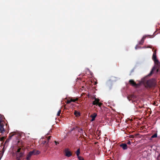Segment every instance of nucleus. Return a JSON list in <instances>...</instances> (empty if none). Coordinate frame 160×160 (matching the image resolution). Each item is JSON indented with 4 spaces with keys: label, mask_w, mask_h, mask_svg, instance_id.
Returning a JSON list of instances; mask_svg holds the SVG:
<instances>
[{
    "label": "nucleus",
    "mask_w": 160,
    "mask_h": 160,
    "mask_svg": "<svg viewBox=\"0 0 160 160\" xmlns=\"http://www.w3.org/2000/svg\"><path fill=\"white\" fill-rule=\"evenodd\" d=\"M78 98H76L75 99H73L72 98H71V102H74L76 101H78Z\"/></svg>",
    "instance_id": "f3484780"
},
{
    "label": "nucleus",
    "mask_w": 160,
    "mask_h": 160,
    "mask_svg": "<svg viewBox=\"0 0 160 160\" xmlns=\"http://www.w3.org/2000/svg\"><path fill=\"white\" fill-rule=\"evenodd\" d=\"M42 142L44 144H45V143H47V144L48 143V142H47V140H44V141H42Z\"/></svg>",
    "instance_id": "5701e85b"
},
{
    "label": "nucleus",
    "mask_w": 160,
    "mask_h": 160,
    "mask_svg": "<svg viewBox=\"0 0 160 160\" xmlns=\"http://www.w3.org/2000/svg\"><path fill=\"white\" fill-rule=\"evenodd\" d=\"M74 115L77 117H78L80 116V113L79 112H77L76 111H75L74 112Z\"/></svg>",
    "instance_id": "2eb2a0df"
},
{
    "label": "nucleus",
    "mask_w": 160,
    "mask_h": 160,
    "mask_svg": "<svg viewBox=\"0 0 160 160\" xmlns=\"http://www.w3.org/2000/svg\"><path fill=\"white\" fill-rule=\"evenodd\" d=\"M61 110H59V111H58L57 114V116H60V114L61 113Z\"/></svg>",
    "instance_id": "412c9836"
},
{
    "label": "nucleus",
    "mask_w": 160,
    "mask_h": 160,
    "mask_svg": "<svg viewBox=\"0 0 160 160\" xmlns=\"http://www.w3.org/2000/svg\"><path fill=\"white\" fill-rule=\"evenodd\" d=\"M157 133H155L151 136V138H156L157 137Z\"/></svg>",
    "instance_id": "6ab92c4d"
},
{
    "label": "nucleus",
    "mask_w": 160,
    "mask_h": 160,
    "mask_svg": "<svg viewBox=\"0 0 160 160\" xmlns=\"http://www.w3.org/2000/svg\"><path fill=\"white\" fill-rule=\"evenodd\" d=\"M135 96L133 95H129L128 97V99L130 101L131 100H132V99H134Z\"/></svg>",
    "instance_id": "ddd939ff"
},
{
    "label": "nucleus",
    "mask_w": 160,
    "mask_h": 160,
    "mask_svg": "<svg viewBox=\"0 0 160 160\" xmlns=\"http://www.w3.org/2000/svg\"><path fill=\"white\" fill-rule=\"evenodd\" d=\"M78 158L79 160H84V158L80 156H78Z\"/></svg>",
    "instance_id": "aec40b11"
},
{
    "label": "nucleus",
    "mask_w": 160,
    "mask_h": 160,
    "mask_svg": "<svg viewBox=\"0 0 160 160\" xmlns=\"http://www.w3.org/2000/svg\"><path fill=\"white\" fill-rule=\"evenodd\" d=\"M158 160H160V155L158 156Z\"/></svg>",
    "instance_id": "c85d7f7f"
},
{
    "label": "nucleus",
    "mask_w": 160,
    "mask_h": 160,
    "mask_svg": "<svg viewBox=\"0 0 160 160\" xmlns=\"http://www.w3.org/2000/svg\"><path fill=\"white\" fill-rule=\"evenodd\" d=\"M17 160H21V158L23 156L24 154L23 150L22 148L18 147L16 152Z\"/></svg>",
    "instance_id": "f03ea898"
},
{
    "label": "nucleus",
    "mask_w": 160,
    "mask_h": 160,
    "mask_svg": "<svg viewBox=\"0 0 160 160\" xmlns=\"http://www.w3.org/2000/svg\"><path fill=\"white\" fill-rule=\"evenodd\" d=\"M129 83L132 86L135 87V86L136 85V83L134 82V80L132 79H130L129 81Z\"/></svg>",
    "instance_id": "6e6552de"
},
{
    "label": "nucleus",
    "mask_w": 160,
    "mask_h": 160,
    "mask_svg": "<svg viewBox=\"0 0 160 160\" xmlns=\"http://www.w3.org/2000/svg\"><path fill=\"white\" fill-rule=\"evenodd\" d=\"M33 152L30 151V152L27 155L26 159L27 160H30L31 157L33 155Z\"/></svg>",
    "instance_id": "423d86ee"
},
{
    "label": "nucleus",
    "mask_w": 160,
    "mask_h": 160,
    "mask_svg": "<svg viewBox=\"0 0 160 160\" xmlns=\"http://www.w3.org/2000/svg\"><path fill=\"white\" fill-rule=\"evenodd\" d=\"M80 130H81V131H82V133H83V130H82V128H81V129H80Z\"/></svg>",
    "instance_id": "f704fd0d"
},
{
    "label": "nucleus",
    "mask_w": 160,
    "mask_h": 160,
    "mask_svg": "<svg viewBox=\"0 0 160 160\" xmlns=\"http://www.w3.org/2000/svg\"><path fill=\"white\" fill-rule=\"evenodd\" d=\"M32 152H33V155L39 154L40 153V152L38 150H33Z\"/></svg>",
    "instance_id": "4468645a"
},
{
    "label": "nucleus",
    "mask_w": 160,
    "mask_h": 160,
    "mask_svg": "<svg viewBox=\"0 0 160 160\" xmlns=\"http://www.w3.org/2000/svg\"><path fill=\"white\" fill-rule=\"evenodd\" d=\"M14 135V134H13V133L12 132L10 133L9 134V139H11L12 138V137Z\"/></svg>",
    "instance_id": "a211bd4d"
},
{
    "label": "nucleus",
    "mask_w": 160,
    "mask_h": 160,
    "mask_svg": "<svg viewBox=\"0 0 160 160\" xmlns=\"http://www.w3.org/2000/svg\"><path fill=\"white\" fill-rule=\"evenodd\" d=\"M120 146L124 150H126L128 148L127 145L126 143H122L120 144Z\"/></svg>",
    "instance_id": "0eeeda50"
},
{
    "label": "nucleus",
    "mask_w": 160,
    "mask_h": 160,
    "mask_svg": "<svg viewBox=\"0 0 160 160\" xmlns=\"http://www.w3.org/2000/svg\"><path fill=\"white\" fill-rule=\"evenodd\" d=\"M148 36H144L142 38L141 41L139 42V44H140L142 45L144 43L145 39H146L147 37Z\"/></svg>",
    "instance_id": "9d476101"
},
{
    "label": "nucleus",
    "mask_w": 160,
    "mask_h": 160,
    "mask_svg": "<svg viewBox=\"0 0 160 160\" xmlns=\"http://www.w3.org/2000/svg\"><path fill=\"white\" fill-rule=\"evenodd\" d=\"M155 71H156V72H160V62H158V63L155 64L154 66L152 68L148 76H150Z\"/></svg>",
    "instance_id": "7ed1b4c3"
},
{
    "label": "nucleus",
    "mask_w": 160,
    "mask_h": 160,
    "mask_svg": "<svg viewBox=\"0 0 160 160\" xmlns=\"http://www.w3.org/2000/svg\"><path fill=\"white\" fill-rule=\"evenodd\" d=\"M2 117H3V116H2L1 114H0V118H2ZM1 119V118H0Z\"/></svg>",
    "instance_id": "473e14b6"
},
{
    "label": "nucleus",
    "mask_w": 160,
    "mask_h": 160,
    "mask_svg": "<svg viewBox=\"0 0 160 160\" xmlns=\"http://www.w3.org/2000/svg\"><path fill=\"white\" fill-rule=\"evenodd\" d=\"M80 153V148H78L77 149V151L76 152V154L77 156H78Z\"/></svg>",
    "instance_id": "dca6fc26"
},
{
    "label": "nucleus",
    "mask_w": 160,
    "mask_h": 160,
    "mask_svg": "<svg viewBox=\"0 0 160 160\" xmlns=\"http://www.w3.org/2000/svg\"><path fill=\"white\" fill-rule=\"evenodd\" d=\"M71 102V99L70 100H67V104H69V103H70Z\"/></svg>",
    "instance_id": "b1692460"
},
{
    "label": "nucleus",
    "mask_w": 160,
    "mask_h": 160,
    "mask_svg": "<svg viewBox=\"0 0 160 160\" xmlns=\"http://www.w3.org/2000/svg\"><path fill=\"white\" fill-rule=\"evenodd\" d=\"M65 155L66 156L69 157L72 155V152L68 149H66L64 151Z\"/></svg>",
    "instance_id": "39448f33"
},
{
    "label": "nucleus",
    "mask_w": 160,
    "mask_h": 160,
    "mask_svg": "<svg viewBox=\"0 0 160 160\" xmlns=\"http://www.w3.org/2000/svg\"><path fill=\"white\" fill-rule=\"evenodd\" d=\"M134 137V136L133 135H130L129 138H133Z\"/></svg>",
    "instance_id": "393cba45"
},
{
    "label": "nucleus",
    "mask_w": 160,
    "mask_h": 160,
    "mask_svg": "<svg viewBox=\"0 0 160 160\" xmlns=\"http://www.w3.org/2000/svg\"><path fill=\"white\" fill-rule=\"evenodd\" d=\"M148 48H151V47H148Z\"/></svg>",
    "instance_id": "e433bc0d"
},
{
    "label": "nucleus",
    "mask_w": 160,
    "mask_h": 160,
    "mask_svg": "<svg viewBox=\"0 0 160 160\" xmlns=\"http://www.w3.org/2000/svg\"><path fill=\"white\" fill-rule=\"evenodd\" d=\"M55 142L56 145H57L58 144H59V142H57L56 141H55Z\"/></svg>",
    "instance_id": "bb28decb"
},
{
    "label": "nucleus",
    "mask_w": 160,
    "mask_h": 160,
    "mask_svg": "<svg viewBox=\"0 0 160 160\" xmlns=\"http://www.w3.org/2000/svg\"><path fill=\"white\" fill-rule=\"evenodd\" d=\"M97 114L95 113L91 115V117L92 118L91 120L92 121H93L95 120V118L97 116Z\"/></svg>",
    "instance_id": "9b49d317"
},
{
    "label": "nucleus",
    "mask_w": 160,
    "mask_h": 160,
    "mask_svg": "<svg viewBox=\"0 0 160 160\" xmlns=\"http://www.w3.org/2000/svg\"><path fill=\"white\" fill-rule=\"evenodd\" d=\"M9 139H8L6 140L5 142H8L9 141Z\"/></svg>",
    "instance_id": "2f4dec72"
},
{
    "label": "nucleus",
    "mask_w": 160,
    "mask_h": 160,
    "mask_svg": "<svg viewBox=\"0 0 160 160\" xmlns=\"http://www.w3.org/2000/svg\"><path fill=\"white\" fill-rule=\"evenodd\" d=\"M142 79V81L140 82H139L138 83H136V85L135 86V88H137L139 86H140L141 83H144V81H143V79Z\"/></svg>",
    "instance_id": "f8f14e48"
},
{
    "label": "nucleus",
    "mask_w": 160,
    "mask_h": 160,
    "mask_svg": "<svg viewBox=\"0 0 160 160\" xmlns=\"http://www.w3.org/2000/svg\"><path fill=\"white\" fill-rule=\"evenodd\" d=\"M82 138H85V137L84 135H82Z\"/></svg>",
    "instance_id": "72a5a7b5"
},
{
    "label": "nucleus",
    "mask_w": 160,
    "mask_h": 160,
    "mask_svg": "<svg viewBox=\"0 0 160 160\" xmlns=\"http://www.w3.org/2000/svg\"><path fill=\"white\" fill-rule=\"evenodd\" d=\"M84 132L85 133V134L87 136L86 133H85V132Z\"/></svg>",
    "instance_id": "c9c22d12"
},
{
    "label": "nucleus",
    "mask_w": 160,
    "mask_h": 160,
    "mask_svg": "<svg viewBox=\"0 0 160 160\" xmlns=\"http://www.w3.org/2000/svg\"><path fill=\"white\" fill-rule=\"evenodd\" d=\"M152 59L154 61L155 64L157 63H158V62H159V61L157 58L156 50H155L153 52L152 57Z\"/></svg>",
    "instance_id": "20e7f679"
},
{
    "label": "nucleus",
    "mask_w": 160,
    "mask_h": 160,
    "mask_svg": "<svg viewBox=\"0 0 160 160\" xmlns=\"http://www.w3.org/2000/svg\"><path fill=\"white\" fill-rule=\"evenodd\" d=\"M94 98L95 100L93 102L92 104L93 105H95L96 106H97L98 105V103L99 101L100 100L99 99L96 98L95 97Z\"/></svg>",
    "instance_id": "1a4fd4ad"
},
{
    "label": "nucleus",
    "mask_w": 160,
    "mask_h": 160,
    "mask_svg": "<svg viewBox=\"0 0 160 160\" xmlns=\"http://www.w3.org/2000/svg\"><path fill=\"white\" fill-rule=\"evenodd\" d=\"M139 107L140 108H142V106H139Z\"/></svg>",
    "instance_id": "7c9ffc66"
},
{
    "label": "nucleus",
    "mask_w": 160,
    "mask_h": 160,
    "mask_svg": "<svg viewBox=\"0 0 160 160\" xmlns=\"http://www.w3.org/2000/svg\"><path fill=\"white\" fill-rule=\"evenodd\" d=\"M102 103L99 102L98 103V105L99 107H100L102 105Z\"/></svg>",
    "instance_id": "4be33fe9"
},
{
    "label": "nucleus",
    "mask_w": 160,
    "mask_h": 160,
    "mask_svg": "<svg viewBox=\"0 0 160 160\" xmlns=\"http://www.w3.org/2000/svg\"><path fill=\"white\" fill-rule=\"evenodd\" d=\"M156 85V82L154 79H151L148 80L144 84L145 88L148 90L151 88H154Z\"/></svg>",
    "instance_id": "f257e3e1"
},
{
    "label": "nucleus",
    "mask_w": 160,
    "mask_h": 160,
    "mask_svg": "<svg viewBox=\"0 0 160 160\" xmlns=\"http://www.w3.org/2000/svg\"><path fill=\"white\" fill-rule=\"evenodd\" d=\"M51 137V136H49V137H47V140L48 141V142L49 140L50 139V138Z\"/></svg>",
    "instance_id": "a878e982"
},
{
    "label": "nucleus",
    "mask_w": 160,
    "mask_h": 160,
    "mask_svg": "<svg viewBox=\"0 0 160 160\" xmlns=\"http://www.w3.org/2000/svg\"><path fill=\"white\" fill-rule=\"evenodd\" d=\"M127 143L128 144H131L130 141H128V142H127Z\"/></svg>",
    "instance_id": "cd10ccee"
},
{
    "label": "nucleus",
    "mask_w": 160,
    "mask_h": 160,
    "mask_svg": "<svg viewBox=\"0 0 160 160\" xmlns=\"http://www.w3.org/2000/svg\"><path fill=\"white\" fill-rule=\"evenodd\" d=\"M132 102L133 103L135 104V102H136L135 100H132Z\"/></svg>",
    "instance_id": "c756f323"
}]
</instances>
